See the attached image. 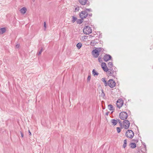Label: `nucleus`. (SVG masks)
I'll return each mask as SVG.
<instances>
[{
  "instance_id": "f257e3e1",
  "label": "nucleus",
  "mask_w": 153,
  "mask_h": 153,
  "mask_svg": "<svg viewBox=\"0 0 153 153\" xmlns=\"http://www.w3.org/2000/svg\"><path fill=\"white\" fill-rule=\"evenodd\" d=\"M117 69L115 67H113L112 68L109 69L108 71V75L109 76H111L114 78H115L116 76V72L117 71Z\"/></svg>"
},
{
  "instance_id": "f03ea898",
  "label": "nucleus",
  "mask_w": 153,
  "mask_h": 153,
  "mask_svg": "<svg viewBox=\"0 0 153 153\" xmlns=\"http://www.w3.org/2000/svg\"><path fill=\"white\" fill-rule=\"evenodd\" d=\"M83 33L86 35L92 33V29L91 27L87 25L84 27L83 29Z\"/></svg>"
},
{
  "instance_id": "7ed1b4c3",
  "label": "nucleus",
  "mask_w": 153,
  "mask_h": 153,
  "mask_svg": "<svg viewBox=\"0 0 153 153\" xmlns=\"http://www.w3.org/2000/svg\"><path fill=\"white\" fill-rule=\"evenodd\" d=\"M126 136L128 138L132 139L134 135V133L131 130H128L126 132Z\"/></svg>"
},
{
  "instance_id": "20e7f679",
  "label": "nucleus",
  "mask_w": 153,
  "mask_h": 153,
  "mask_svg": "<svg viewBox=\"0 0 153 153\" xmlns=\"http://www.w3.org/2000/svg\"><path fill=\"white\" fill-rule=\"evenodd\" d=\"M119 117L122 120L127 119L128 117V114L127 112L125 111H122L120 113Z\"/></svg>"
},
{
  "instance_id": "39448f33",
  "label": "nucleus",
  "mask_w": 153,
  "mask_h": 153,
  "mask_svg": "<svg viewBox=\"0 0 153 153\" xmlns=\"http://www.w3.org/2000/svg\"><path fill=\"white\" fill-rule=\"evenodd\" d=\"M123 120L124 121L123 123V124L124 127L125 129H127L129 128L130 126V122L128 120H126V119H125Z\"/></svg>"
},
{
  "instance_id": "423d86ee",
  "label": "nucleus",
  "mask_w": 153,
  "mask_h": 153,
  "mask_svg": "<svg viewBox=\"0 0 153 153\" xmlns=\"http://www.w3.org/2000/svg\"><path fill=\"white\" fill-rule=\"evenodd\" d=\"M123 100L122 99H119L117 101V106L119 108H120L123 105Z\"/></svg>"
},
{
  "instance_id": "0eeeda50",
  "label": "nucleus",
  "mask_w": 153,
  "mask_h": 153,
  "mask_svg": "<svg viewBox=\"0 0 153 153\" xmlns=\"http://www.w3.org/2000/svg\"><path fill=\"white\" fill-rule=\"evenodd\" d=\"M88 14L87 13V12L85 11H82L79 13V16L82 19L86 18L88 16Z\"/></svg>"
},
{
  "instance_id": "6e6552de",
  "label": "nucleus",
  "mask_w": 153,
  "mask_h": 153,
  "mask_svg": "<svg viewBox=\"0 0 153 153\" xmlns=\"http://www.w3.org/2000/svg\"><path fill=\"white\" fill-rule=\"evenodd\" d=\"M111 88H113L116 85V82L113 79H110L108 81V85Z\"/></svg>"
},
{
  "instance_id": "1a4fd4ad",
  "label": "nucleus",
  "mask_w": 153,
  "mask_h": 153,
  "mask_svg": "<svg viewBox=\"0 0 153 153\" xmlns=\"http://www.w3.org/2000/svg\"><path fill=\"white\" fill-rule=\"evenodd\" d=\"M101 67L104 71L107 72L108 71L109 68L107 67L106 63L102 62L101 65Z\"/></svg>"
},
{
  "instance_id": "9d476101",
  "label": "nucleus",
  "mask_w": 153,
  "mask_h": 153,
  "mask_svg": "<svg viewBox=\"0 0 153 153\" xmlns=\"http://www.w3.org/2000/svg\"><path fill=\"white\" fill-rule=\"evenodd\" d=\"M112 58L111 56L109 54H105L103 57V59L106 62L111 59Z\"/></svg>"
},
{
  "instance_id": "9b49d317",
  "label": "nucleus",
  "mask_w": 153,
  "mask_h": 153,
  "mask_svg": "<svg viewBox=\"0 0 153 153\" xmlns=\"http://www.w3.org/2000/svg\"><path fill=\"white\" fill-rule=\"evenodd\" d=\"M111 122L112 124V125L114 126H115L117 123V120H116L114 119H111Z\"/></svg>"
},
{
  "instance_id": "f8f14e48",
  "label": "nucleus",
  "mask_w": 153,
  "mask_h": 153,
  "mask_svg": "<svg viewBox=\"0 0 153 153\" xmlns=\"http://www.w3.org/2000/svg\"><path fill=\"white\" fill-rule=\"evenodd\" d=\"M27 11L26 8L24 7L21 8L20 10L21 13L23 14H25Z\"/></svg>"
},
{
  "instance_id": "ddd939ff",
  "label": "nucleus",
  "mask_w": 153,
  "mask_h": 153,
  "mask_svg": "<svg viewBox=\"0 0 153 153\" xmlns=\"http://www.w3.org/2000/svg\"><path fill=\"white\" fill-rule=\"evenodd\" d=\"M6 29L5 27L0 28V34H2L5 32Z\"/></svg>"
},
{
  "instance_id": "4468645a",
  "label": "nucleus",
  "mask_w": 153,
  "mask_h": 153,
  "mask_svg": "<svg viewBox=\"0 0 153 153\" xmlns=\"http://www.w3.org/2000/svg\"><path fill=\"white\" fill-rule=\"evenodd\" d=\"M129 145L130 146L131 148L132 149H134L136 147V144L134 143H130Z\"/></svg>"
},
{
  "instance_id": "2eb2a0df",
  "label": "nucleus",
  "mask_w": 153,
  "mask_h": 153,
  "mask_svg": "<svg viewBox=\"0 0 153 153\" xmlns=\"http://www.w3.org/2000/svg\"><path fill=\"white\" fill-rule=\"evenodd\" d=\"M79 2L82 5H85L87 1V0H79Z\"/></svg>"
},
{
  "instance_id": "dca6fc26",
  "label": "nucleus",
  "mask_w": 153,
  "mask_h": 153,
  "mask_svg": "<svg viewBox=\"0 0 153 153\" xmlns=\"http://www.w3.org/2000/svg\"><path fill=\"white\" fill-rule=\"evenodd\" d=\"M96 37H98V38H101L102 37V33H100V32L97 31L96 32Z\"/></svg>"
},
{
  "instance_id": "f3484780",
  "label": "nucleus",
  "mask_w": 153,
  "mask_h": 153,
  "mask_svg": "<svg viewBox=\"0 0 153 153\" xmlns=\"http://www.w3.org/2000/svg\"><path fill=\"white\" fill-rule=\"evenodd\" d=\"M108 66L109 69L112 68L113 67H115L113 66L112 62H109L108 63Z\"/></svg>"
},
{
  "instance_id": "a211bd4d",
  "label": "nucleus",
  "mask_w": 153,
  "mask_h": 153,
  "mask_svg": "<svg viewBox=\"0 0 153 153\" xmlns=\"http://www.w3.org/2000/svg\"><path fill=\"white\" fill-rule=\"evenodd\" d=\"M102 81L103 82H104L105 86H106L108 85V82H107L105 80V78H102Z\"/></svg>"
},
{
  "instance_id": "6ab92c4d",
  "label": "nucleus",
  "mask_w": 153,
  "mask_h": 153,
  "mask_svg": "<svg viewBox=\"0 0 153 153\" xmlns=\"http://www.w3.org/2000/svg\"><path fill=\"white\" fill-rule=\"evenodd\" d=\"M104 49L101 48H97V51H98V53H102L104 51Z\"/></svg>"
},
{
  "instance_id": "aec40b11",
  "label": "nucleus",
  "mask_w": 153,
  "mask_h": 153,
  "mask_svg": "<svg viewBox=\"0 0 153 153\" xmlns=\"http://www.w3.org/2000/svg\"><path fill=\"white\" fill-rule=\"evenodd\" d=\"M91 46H94L96 45V41L95 39L91 40L90 43Z\"/></svg>"
},
{
  "instance_id": "412c9836",
  "label": "nucleus",
  "mask_w": 153,
  "mask_h": 153,
  "mask_svg": "<svg viewBox=\"0 0 153 153\" xmlns=\"http://www.w3.org/2000/svg\"><path fill=\"white\" fill-rule=\"evenodd\" d=\"M82 46V44L80 42L78 43L76 45V47L78 49H80Z\"/></svg>"
},
{
  "instance_id": "4be33fe9",
  "label": "nucleus",
  "mask_w": 153,
  "mask_h": 153,
  "mask_svg": "<svg viewBox=\"0 0 153 153\" xmlns=\"http://www.w3.org/2000/svg\"><path fill=\"white\" fill-rule=\"evenodd\" d=\"M93 48L94 50L92 51V54L94 56V57L96 58V48L94 47Z\"/></svg>"
},
{
  "instance_id": "5701e85b",
  "label": "nucleus",
  "mask_w": 153,
  "mask_h": 153,
  "mask_svg": "<svg viewBox=\"0 0 153 153\" xmlns=\"http://www.w3.org/2000/svg\"><path fill=\"white\" fill-rule=\"evenodd\" d=\"M83 19H77V20L76 21V22L77 24H81L82 22H83Z\"/></svg>"
},
{
  "instance_id": "b1692460",
  "label": "nucleus",
  "mask_w": 153,
  "mask_h": 153,
  "mask_svg": "<svg viewBox=\"0 0 153 153\" xmlns=\"http://www.w3.org/2000/svg\"><path fill=\"white\" fill-rule=\"evenodd\" d=\"M108 108H109V109L110 111H111V110H114V109H113V105H111V104L109 105H108Z\"/></svg>"
},
{
  "instance_id": "393cba45",
  "label": "nucleus",
  "mask_w": 153,
  "mask_h": 153,
  "mask_svg": "<svg viewBox=\"0 0 153 153\" xmlns=\"http://www.w3.org/2000/svg\"><path fill=\"white\" fill-rule=\"evenodd\" d=\"M102 41H101L100 40L99 41V40H98V41L96 40V46H99L98 45H99V44H101L102 45Z\"/></svg>"
},
{
  "instance_id": "a878e982",
  "label": "nucleus",
  "mask_w": 153,
  "mask_h": 153,
  "mask_svg": "<svg viewBox=\"0 0 153 153\" xmlns=\"http://www.w3.org/2000/svg\"><path fill=\"white\" fill-rule=\"evenodd\" d=\"M127 140L126 139H125L124 140V144L123 145V148H125L126 146L127 145Z\"/></svg>"
},
{
  "instance_id": "bb28decb",
  "label": "nucleus",
  "mask_w": 153,
  "mask_h": 153,
  "mask_svg": "<svg viewBox=\"0 0 153 153\" xmlns=\"http://www.w3.org/2000/svg\"><path fill=\"white\" fill-rule=\"evenodd\" d=\"M77 18L76 17H75L74 16L72 17V23H74L77 20Z\"/></svg>"
},
{
  "instance_id": "cd10ccee",
  "label": "nucleus",
  "mask_w": 153,
  "mask_h": 153,
  "mask_svg": "<svg viewBox=\"0 0 153 153\" xmlns=\"http://www.w3.org/2000/svg\"><path fill=\"white\" fill-rule=\"evenodd\" d=\"M44 50L42 48H41V49L40 50V51L38 52V53H37L38 55L39 56L41 54L42 52Z\"/></svg>"
},
{
  "instance_id": "c85d7f7f",
  "label": "nucleus",
  "mask_w": 153,
  "mask_h": 153,
  "mask_svg": "<svg viewBox=\"0 0 153 153\" xmlns=\"http://www.w3.org/2000/svg\"><path fill=\"white\" fill-rule=\"evenodd\" d=\"M101 93L100 96H101L102 97H104L105 96V94L103 91V90L102 89L101 90Z\"/></svg>"
},
{
  "instance_id": "c756f323",
  "label": "nucleus",
  "mask_w": 153,
  "mask_h": 153,
  "mask_svg": "<svg viewBox=\"0 0 153 153\" xmlns=\"http://www.w3.org/2000/svg\"><path fill=\"white\" fill-rule=\"evenodd\" d=\"M117 122H119V123L120 124V126L122 127V123L121 122V121H120V120L119 119H117Z\"/></svg>"
},
{
  "instance_id": "7c9ffc66",
  "label": "nucleus",
  "mask_w": 153,
  "mask_h": 153,
  "mask_svg": "<svg viewBox=\"0 0 153 153\" xmlns=\"http://www.w3.org/2000/svg\"><path fill=\"white\" fill-rule=\"evenodd\" d=\"M117 130L118 133H119L121 131V128L120 127H117Z\"/></svg>"
},
{
  "instance_id": "2f4dec72",
  "label": "nucleus",
  "mask_w": 153,
  "mask_h": 153,
  "mask_svg": "<svg viewBox=\"0 0 153 153\" xmlns=\"http://www.w3.org/2000/svg\"><path fill=\"white\" fill-rule=\"evenodd\" d=\"M91 75H89L88 76V78H87V82H89V81H90V80L91 79Z\"/></svg>"
},
{
  "instance_id": "473e14b6",
  "label": "nucleus",
  "mask_w": 153,
  "mask_h": 153,
  "mask_svg": "<svg viewBox=\"0 0 153 153\" xmlns=\"http://www.w3.org/2000/svg\"><path fill=\"white\" fill-rule=\"evenodd\" d=\"M93 74L95 76L96 75V70L95 69H94L92 71Z\"/></svg>"
},
{
  "instance_id": "72a5a7b5",
  "label": "nucleus",
  "mask_w": 153,
  "mask_h": 153,
  "mask_svg": "<svg viewBox=\"0 0 153 153\" xmlns=\"http://www.w3.org/2000/svg\"><path fill=\"white\" fill-rule=\"evenodd\" d=\"M44 26L45 28L44 30H46V22H44Z\"/></svg>"
},
{
  "instance_id": "f704fd0d",
  "label": "nucleus",
  "mask_w": 153,
  "mask_h": 153,
  "mask_svg": "<svg viewBox=\"0 0 153 153\" xmlns=\"http://www.w3.org/2000/svg\"><path fill=\"white\" fill-rule=\"evenodd\" d=\"M142 144L144 146V148H145V151H146V146L145 144V143H144V142H142Z\"/></svg>"
},
{
  "instance_id": "c9c22d12",
  "label": "nucleus",
  "mask_w": 153,
  "mask_h": 153,
  "mask_svg": "<svg viewBox=\"0 0 153 153\" xmlns=\"http://www.w3.org/2000/svg\"><path fill=\"white\" fill-rule=\"evenodd\" d=\"M85 10L86 11H88L89 12H90V11H91V9L86 8Z\"/></svg>"
},
{
  "instance_id": "e433bc0d",
  "label": "nucleus",
  "mask_w": 153,
  "mask_h": 153,
  "mask_svg": "<svg viewBox=\"0 0 153 153\" xmlns=\"http://www.w3.org/2000/svg\"><path fill=\"white\" fill-rule=\"evenodd\" d=\"M98 60H99V62L100 63L102 62V59L100 56L98 58Z\"/></svg>"
},
{
  "instance_id": "4c0bfd02",
  "label": "nucleus",
  "mask_w": 153,
  "mask_h": 153,
  "mask_svg": "<svg viewBox=\"0 0 153 153\" xmlns=\"http://www.w3.org/2000/svg\"><path fill=\"white\" fill-rule=\"evenodd\" d=\"M99 55V53L97 51V48L96 47V58Z\"/></svg>"
},
{
  "instance_id": "58836bf2",
  "label": "nucleus",
  "mask_w": 153,
  "mask_h": 153,
  "mask_svg": "<svg viewBox=\"0 0 153 153\" xmlns=\"http://www.w3.org/2000/svg\"><path fill=\"white\" fill-rule=\"evenodd\" d=\"M20 134H21V137L22 138L24 137V134H23V132H22L21 131H20Z\"/></svg>"
},
{
  "instance_id": "ea45409f",
  "label": "nucleus",
  "mask_w": 153,
  "mask_h": 153,
  "mask_svg": "<svg viewBox=\"0 0 153 153\" xmlns=\"http://www.w3.org/2000/svg\"><path fill=\"white\" fill-rule=\"evenodd\" d=\"M79 10V7H76L75 10V11H78Z\"/></svg>"
},
{
  "instance_id": "a19ab883",
  "label": "nucleus",
  "mask_w": 153,
  "mask_h": 153,
  "mask_svg": "<svg viewBox=\"0 0 153 153\" xmlns=\"http://www.w3.org/2000/svg\"><path fill=\"white\" fill-rule=\"evenodd\" d=\"M138 140L137 139H134L132 140V141H136V143L138 142Z\"/></svg>"
},
{
  "instance_id": "79ce46f5",
  "label": "nucleus",
  "mask_w": 153,
  "mask_h": 153,
  "mask_svg": "<svg viewBox=\"0 0 153 153\" xmlns=\"http://www.w3.org/2000/svg\"><path fill=\"white\" fill-rule=\"evenodd\" d=\"M19 46H20V45L19 44H17L16 46V48H19Z\"/></svg>"
},
{
  "instance_id": "37998d69",
  "label": "nucleus",
  "mask_w": 153,
  "mask_h": 153,
  "mask_svg": "<svg viewBox=\"0 0 153 153\" xmlns=\"http://www.w3.org/2000/svg\"><path fill=\"white\" fill-rule=\"evenodd\" d=\"M29 135L30 136L31 135V133L30 132V131L29 130Z\"/></svg>"
},
{
  "instance_id": "c03bdc74",
  "label": "nucleus",
  "mask_w": 153,
  "mask_h": 153,
  "mask_svg": "<svg viewBox=\"0 0 153 153\" xmlns=\"http://www.w3.org/2000/svg\"><path fill=\"white\" fill-rule=\"evenodd\" d=\"M109 113V112H107L105 113V115H108V114Z\"/></svg>"
},
{
  "instance_id": "a18cd8bd",
  "label": "nucleus",
  "mask_w": 153,
  "mask_h": 153,
  "mask_svg": "<svg viewBox=\"0 0 153 153\" xmlns=\"http://www.w3.org/2000/svg\"><path fill=\"white\" fill-rule=\"evenodd\" d=\"M88 15H89V16H91L92 15V14L91 13V14H88Z\"/></svg>"
},
{
  "instance_id": "49530a36",
  "label": "nucleus",
  "mask_w": 153,
  "mask_h": 153,
  "mask_svg": "<svg viewBox=\"0 0 153 153\" xmlns=\"http://www.w3.org/2000/svg\"><path fill=\"white\" fill-rule=\"evenodd\" d=\"M98 73L97 72H96V76H97L98 75Z\"/></svg>"
},
{
  "instance_id": "de8ad7c7",
  "label": "nucleus",
  "mask_w": 153,
  "mask_h": 153,
  "mask_svg": "<svg viewBox=\"0 0 153 153\" xmlns=\"http://www.w3.org/2000/svg\"><path fill=\"white\" fill-rule=\"evenodd\" d=\"M113 111H112L111 112V113H113Z\"/></svg>"
},
{
  "instance_id": "09e8293b",
  "label": "nucleus",
  "mask_w": 153,
  "mask_h": 153,
  "mask_svg": "<svg viewBox=\"0 0 153 153\" xmlns=\"http://www.w3.org/2000/svg\"><path fill=\"white\" fill-rule=\"evenodd\" d=\"M125 106H126V103H125Z\"/></svg>"
}]
</instances>
